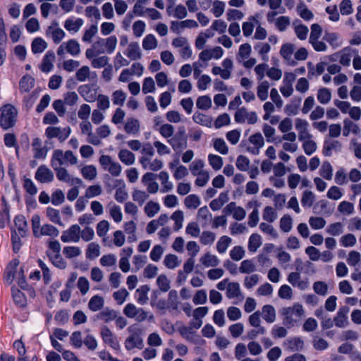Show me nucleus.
Here are the masks:
<instances>
[{
  "label": "nucleus",
  "mask_w": 361,
  "mask_h": 361,
  "mask_svg": "<svg viewBox=\"0 0 361 361\" xmlns=\"http://www.w3.org/2000/svg\"><path fill=\"white\" fill-rule=\"evenodd\" d=\"M19 260L17 259H13L7 267L6 270V281L11 283L13 280H16L18 286L23 288L26 289L27 283L26 282L24 269L21 267L18 268Z\"/></svg>",
  "instance_id": "f257e3e1"
},
{
  "label": "nucleus",
  "mask_w": 361,
  "mask_h": 361,
  "mask_svg": "<svg viewBox=\"0 0 361 361\" xmlns=\"http://www.w3.org/2000/svg\"><path fill=\"white\" fill-rule=\"evenodd\" d=\"M31 49L35 54L42 53L45 49V41L41 37L35 38L32 42Z\"/></svg>",
  "instance_id": "bb28decb"
},
{
  "label": "nucleus",
  "mask_w": 361,
  "mask_h": 361,
  "mask_svg": "<svg viewBox=\"0 0 361 361\" xmlns=\"http://www.w3.org/2000/svg\"><path fill=\"white\" fill-rule=\"evenodd\" d=\"M100 255L99 246L95 243H90L86 250V257L93 259L99 257Z\"/></svg>",
  "instance_id": "c85d7f7f"
},
{
  "label": "nucleus",
  "mask_w": 361,
  "mask_h": 361,
  "mask_svg": "<svg viewBox=\"0 0 361 361\" xmlns=\"http://www.w3.org/2000/svg\"><path fill=\"white\" fill-rule=\"evenodd\" d=\"M208 161L212 169L215 171L221 169L223 166V159L219 155L209 154L208 155Z\"/></svg>",
  "instance_id": "7c9ffc66"
},
{
  "label": "nucleus",
  "mask_w": 361,
  "mask_h": 361,
  "mask_svg": "<svg viewBox=\"0 0 361 361\" xmlns=\"http://www.w3.org/2000/svg\"><path fill=\"white\" fill-rule=\"evenodd\" d=\"M71 131L70 127H66L61 130L58 127L49 126L47 128V137H57L60 141L63 142L69 136Z\"/></svg>",
  "instance_id": "423d86ee"
},
{
  "label": "nucleus",
  "mask_w": 361,
  "mask_h": 361,
  "mask_svg": "<svg viewBox=\"0 0 361 361\" xmlns=\"http://www.w3.org/2000/svg\"><path fill=\"white\" fill-rule=\"evenodd\" d=\"M314 200V195L312 192L305 190L302 193L301 204L303 207H310L312 206Z\"/></svg>",
  "instance_id": "3c124183"
},
{
  "label": "nucleus",
  "mask_w": 361,
  "mask_h": 361,
  "mask_svg": "<svg viewBox=\"0 0 361 361\" xmlns=\"http://www.w3.org/2000/svg\"><path fill=\"white\" fill-rule=\"evenodd\" d=\"M164 262L169 269H174L179 265L178 257L173 254L166 255Z\"/></svg>",
  "instance_id": "bf43d9fd"
},
{
  "label": "nucleus",
  "mask_w": 361,
  "mask_h": 361,
  "mask_svg": "<svg viewBox=\"0 0 361 361\" xmlns=\"http://www.w3.org/2000/svg\"><path fill=\"white\" fill-rule=\"evenodd\" d=\"M168 142L174 151L179 152H182L188 146V140H185L183 138L175 137L173 135L169 140H168Z\"/></svg>",
  "instance_id": "9b49d317"
},
{
  "label": "nucleus",
  "mask_w": 361,
  "mask_h": 361,
  "mask_svg": "<svg viewBox=\"0 0 361 361\" xmlns=\"http://www.w3.org/2000/svg\"><path fill=\"white\" fill-rule=\"evenodd\" d=\"M255 49L257 50L259 54L262 55L263 61H268L269 58L267 54L269 52L271 49V47L268 43H259L255 46Z\"/></svg>",
  "instance_id": "a18cd8bd"
},
{
  "label": "nucleus",
  "mask_w": 361,
  "mask_h": 361,
  "mask_svg": "<svg viewBox=\"0 0 361 361\" xmlns=\"http://www.w3.org/2000/svg\"><path fill=\"white\" fill-rule=\"evenodd\" d=\"M66 51L72 56H77L80 52L79 43L73 39H69L66 45Z\"/></svg>",
  "instance_id": "cd10ccee"
},
{
  "label": "nucleus",
  "mask_w": 361,
  "mask_h": 361,
  "mask_svg": "<svg viewBox=\"0 0 361 361\" xmlns=\"http://www.w3.org/2000/svg\"><path fill=\"white\" fill-rule=\"evenodd\" d=\"M14 223L15 226L18 230L17 233H19L20 235L22 237L25 236L27 230V226L25 217L23 216H16L15 218Z\"/></svg>",
  "instance_id": "6ab92c4d"
},
{
  "label": "nucleus",
  "mask_w": 361,
  "mask_h": 361,
  "mask_svg": "<svg viewBox=\"0 0 361 361\" xmlns=\"http://www.w3.org/2000/svg\"><path fill=\"white\" fill-rule=\"evenodd\" d=\"M54 157L56 160H57L60 164H61V160L63 159L65 161L69 162L71 164H75L77 163V157L74 155L73 152L71 150H67L65 152L64 154L61 150H55L54 154Z\"/></svg>",
  "instance_id": "1a4fd4ad"
},
{
  "label": "nucleus",
  "mask_w": 361,
  "mask_h": 361,
  "mask_svg": "<svg viewBox=\"0 0 361 361\" xmlns=\"http://www.w3.org/2000/svg\"><path fill=\"white\" fill-rule=\"evenodd\" d=\"M149 287L148 285H142L136 290V294L138 297L137 302L140 305L145 304L148 300L147 293L149 291Z\"/></svg>",
  "instance_id": "5701e85b"
},
{
  "label": "nucleus",
  "mask_w": 361,
  "mask_h": 361,
  "mask_svg": "<svg viewBox=\"0 0 361 361\" xmlns=\"http://www.w3.org/2000/svg\"><path fill=\"white\" fill-rule=\"evenodd\" d=\"M184 203L187 208L196 209L200 204V200L197 195L191 194L185 197Z\"/></svg>",
  "instance_id": "2f4dec72"
},
{
  "label": "nucleus",
  "mask_w": 361,
  "mask_h": 361,
  "mask_svg": "<svg viewBox=\"0 0 361 361\" xmlns=\"http://www.w3.org/2000/svg\"><path fill=\"white\" fill-rule=\"evenodd\" d=\"M269 84L267 81H262L257 87V94L261 101H265L268 98Z\"/></svg>",
  "instance_id": "c756f323"
},
{
  "label": "nucleus",
  "mask_w": 361,
  "mask_h": 361,
  "mask_svg": "<svg viewBox=\"0 0 361 361\" xmlns=\"http://www.w3.org/2000/svg\"><path fill=\"white\" fill-rule=\"evenodd\" d=\"M44 224H41L39 215L35 214L32 218V228L33 234L37 238H41L45 234Z\"/></svg>",
  "instance_id": "9d476101"
},
{
  "label": "nucleus",
  "mask_w": 361,
  "mask_h": 361,
  "mask_svg": "<svg viewBox=\"0 0 361 361\" xmlns=\"http://www.w3.org/2000/svg\"><path fill=\"white\" fill-rule=\"evenodd\" d=\"M245 250L241 246H234L230 251L231 258L234 261H239L243 258Z\"/></svg>",
  "instance_id": "e2e57ef3"
},
{
  "label": "nucleus",
  "mask_w": 361,
  "mask_h": 361,
  "mask_svg": "<svg viewBox=\"0 0 361 361\" xmlns=\"http://www.w3.org/2000/svg\"><path fill=\"white\" fill-rule=\"evenodd\" d=\"M227 297L228 298H233L238 297L240 294V285L237 282H231L228 284L227 287Z\"/></svg>",
  "instance_id": "4c0bfd02"
},
{
  "label": "nucleus",
  "mask_w": 361,
  "mask_h": 361,
  "mask_svg": "<svg viewBox=\"0 0 361 361\" xmlns=\"http://www.w3.org/2000/svg\"><path fill=\"white\" fill-rule=\"evenodd\" d=\"M235 165L238 170L241 171H246L249 168L250 160L244 155H239L237 157Z\"/></svg>",
  "instance_id": "8fccbe9b"
},
{
  "label": "nucleus",
  "mask_w": 361,
  "mask_h": 361,
  "mask_svg": "<svg viewBox=\"0 0 361 361\" xmlns=\"http://www.w3.org/2000/svg\"><path fill=\"white\" fill-rule=\"evenodd\" d=\"M301 99L299 98L297 101L291 104H288L285 106V112L288 116H295L298 114Z\"/></svg>",
  "instance_id": "79ce46f5"
},
{
  "label": "nucleus",
  "mask_w": 361,
  "mask_h": 361,
  "mask_svg": "<svg viewBox=\"0 0 361 361\" xmlns=\"http://www.w3.org/2000/svg\"><path fill=\"white\" fill-rule=\"evenodd\" d=\"M32 151L33 159L30 162V166L35 168L38 165V161L42 160L44 157V148L43 142L39 137H35L32 142Z\"/></svg>",
  "instance_id": "20e7f679"
},
{
  "label": "nucleus",
  "mask_w": 361,
  "mask_h": 361,
  "mask_svg": "<svg viewBox=\"0 0 361 361\" xmlns=\"http://www.w3.org/2000/svg\"><path fill=\"white\" fill-rule=\"evenodd\" d=\"M124 54L132 60H137L141 58V53L137 43H130L128 50Z\"/></svg>",
  "instance_id": "a211bd4d"
},
{
  "label": "nucleus",
  "mask_w": 361,
  "mask_h": 361,
  "mask_svg": "<svg viewBox=\"0 0 361 361\" xmlns=\"http://www.w3.org/2000/svg\"><path fill=\"white\" fill-rule=\"evenodd\" d=\"M276 212L275 209L270 206H267L264 209L263 219L269 223H272L276 219Z\"/></svg>",
  "instance_id": "680f3d73"
},
{
  "label": "nucleus",
  "mask_w": 361,
  "mask_h": 361,
  "mask_svg": "<svg viewBox=\"0 0 361 361\" xmlns=\"http://www.w3.org/2000/svg\"><path fill=\"white\" fill-rule=\"evenodd\" d=\"M78 92L87 102L92 103L97 99V89L92 88L90 84L80 85L78 88Z\"/></svg>",
  "instance_id": "0eeeda50"
},
{
  "label": "nucleus",
  "mask_w": 361,
  "mask_h": 361,
  "mask_svg": "<svg viewBox=\"0 0 361 361\" xmlns=\"http://www.w3.org/2000/svg\"><path fill=\"white\" fill-rule=\"evenodd\" d=\"M307 127L308 123L306 120L299 118L295 120V128L298 131V138L300 141L304 140L303 134L308 135Z\"/></svg>",
  "instance_id": "dca6fc26"
},
{
  "label": "nucleus",
  "mask_w": 361,
  "mask_h": 361,
  "mask_svg": "<svg viewBox=\"0 0 361 361\" xmlns=\"http://www.w3.org/2000/svg\"><path fill=\"white\" fill-rule=\"evenodd\" d=\"M256 270V267L255 264L252 263V262L250 259H245L243 260L241 264L240 267L239 268V271L241 273H252Z\"/></svg>",
  "instance_id": "13d9d810"
},
{
  "label": "nucleus",
  "mask_w": 361,
  "mask_h": 361,
  "mask_svg": "<svg viewBox=\"0 0 361 361\" xmlns=\"http://www.w3.org/2000/svg\"><path fill=\"white\" fill-rule=\"evenodd\" d=\"M320 175L326 180L332 178V166L329 161H324L320 169Z\"/></svg>",
  "instance_id": "5fc2aeb1"
},
{
  "label": "nucleus",
  "mask_w": 361,
  "mask_h": 361,
  "mask_svg": "<svg viewBox=\"0 0 361 361\" xmlns=\"http://www.w3.org/2000/svg\"><path fill=\"white\" fill-rule=\"evenodd\" d=\"M294 51V45L291 43H285L280 49L281 56L286 61H289Z\"/></svg>",
  "instance_id": "473e14b6"
},
{
  "label": "nucleus",
  "mask_w": 361,
  "mask_h": 361,
  "mask_svg": "<svg viewBox=\"0 0 361 361\" xmlns=\"http://www.w3.org/2000/svg\"><path fill=\"white\" fill-rule=\"evenodd\" d=\"M157 284L162 292H167L170 289V281L164 274H161L157 277Z\"/></svg>",
  "instance_id": "09e8293b"
},
{
  "label": "nucleus",
  "mask_w": 361,
  "mask_h": 361,
  "mask_svg": "<svg viewBox=\"0 0 361 361\" xmlns=\"http://www.w3.org/2000/svg\"><path fill=\"white\" fill-rule=\"evenodd\" d=\"M192 119L196 123L205 126H210L212 122L211 118L208 116L199 112L194 114Z\"/></svg>",
  "instance_id": "a19ab883"
},
{
  "label": "nucleus",
  "mask_w": 361,
  "mask_h": 361,
  "mask_svg": "<svg viewBox=\"0 0 361 361\" xmlns=\"http://www.w3.org/2000/svg\"><path fill=\"white\" fill-rule=\"evenodd\" d=\"M263 319L268 323H272L276 319V312L271 305H265L262 307Z\"/></svg>",
  "instance_id": "412c9836"
},
{
  "label": "nucleus",
  "mask_w": 361,
  "mask_h": 361,
  "mask_svg": "<svg viewBox=\"0 0 361 361\" xmlns=\"http://www.w3.org/2000/svg\"><path fill=\"white\" fill-rule=\"evenodd\" d=\"M323 39L327 42L333 47H338L340 43L338 42V36L336 32H326Z\"/></svg>",
  "instance_id": "052dcab7"
},
{
  "label": "nucleus",
  "mask_w": 361,
  "mask_h": 361,
  "mask_svg": "<svg viewBox=\"0 0 361 361\" xmlns=\"http://www.w3.org/2000/svg\"><path fill=\"white\" fill-rule=\"evenodd\" d=\"M309 223L313 229L318 230L324 227L326 221L320 216H312L310 218Z\"/></svg>",
  "instance_id": "864d4df0"
},
{
  "label": "nucleus",
  "mask_w": 361,
  "mask_h": 361,
  "mask_svg": "<svg viewBox=\"0 0 361 361\" xmlns=\"http://www.w3.org/2000/svg\"><path fill=\"white\" fill-rule=\"evenodd\" d=\"M120 160L126 165H132L135 162V155L128 149H121L118 153Z\"/></svg>",
  "instance_id": "4be33fe9"
},
{
  "label": "nucleus",
  "mask_w": 361,
  "mask_h": 361,
  "mask_svg": "<svg viewBox=\"0 0 361 361\" xmlns=\"http://www.w3.org/2000/svg\"><path fill=\"white\" fill-rule=\"evenodd\" d=\"M196 106L199 109L207 110L212 106V99L208 95L200 96L197 99Z\"/></svg>",
  "instance_id": "f704fd0d"
},
{
  "label": "nucleus",
  "mask_w": 361,
  "mask_h": 361,
  "mask_svg": "<svg viewBox=\"0 0 361 361\" xmlns=\"http://www.w3.org/2000/svg\"><path fill=\"white\" fill-rule=\"evenodd\" d=\"M160 209L159 203L149 201L145 207V212L148 217H153Z\"/></svg>",
  "instance_id": "58836bf2"
},
{
  "label": "nucleus",
  "mask_w": 361,
  "mask_h": 361,
  "mask_svg": "<svg viewBox=\"0 0 361 361\" xmlns=\"http://www.w3.org/2000/svg\"><path fill=\"white\" fill-rule=\"evenodd\" d=\"M35 84V79L30 75L23 76L19 82L20 91L21 92H27L30 91Z\"/></svg>",
  "instance_id": "ddd939ff"
},
{
  "label": "nucleus",
  "mask_w": 361,
  "mask_h": 361,
  "mask_svg": "<svg viewBox=\"0 0 361 361\" xmlns=\"http://www.w3.org/2000/svg\"><path fill=\"white\" fill-rule=\"evenodd\" d=\"M18 111L16 108L10 104H6L0 109V126L4 129L13 127L17 121Z\"/></svg>",
  "instance_id": "f03ea898"
},
{
  "label": "nucleus",
  "mask_w": 361,
  "mask_h": 361,
  "mask_svg": "<svg viewBox=\"0 0 361 361\" xmlns=\"http://www.w3.org/2000/svg\"><path fill=\"white\" fill-rule=\"evenodd\" d=\"M202 263L207 267H216L218 264L219 260L216 256L210 255L209 252L206 253L201 258Z\"/></svg>",
  "instance_id": "de8ad7c7"
},
{
  "label": "nucleus",
  "mask_w": 361,
  "mask_h": 361,
  "mask_svg": "<svg viewBox=\"0 0 361 361\" xmlns=\"http://www.w3.org/2000/svg\"><path fill=\"white\" fill-rule=\"evenodd\" d=\"M145 23L142 20H137L133 25V34L135 37H140L142 35L145 30Z\"/></svg>",
  "instance_id": "338daca9"
},
{
  "label": "nucleus",
  "mask_w": 361,
  "mask_h": 361,
  "mask_svg": "<svg viewBox=\"0 0 361 361\" xmlns=\"http://www.w3.org/2000/svg\"><path fill=\"white\" fill-rule=\"evenodd\" d=\"M155 90V83L152 78L147 77L144 79L142 84V92L147 94Z\"/></svg>",
  "instance_id": "4d7b16f0"
},
{
  "label": "nucleus",
  "mask_w": 361,
  "mask_h": 361,
  "mask_svg": "<svg viewBox=\"0 0 361 361\" xmlns=\"http://www.w3.org/2000/svg\"><path fill=\"white\" fill-rule=\"evenodd\" d=\"M157 46V40L154 35L149 34L142 40V47L145 50L154 49Z\"/></svg>",
  "instance_id": "a878e982"
},
{
  "label": "nucleus",
  "mask_w": 361,
  "mask_h": 361,
  "mask_svg": "<svg viewBox=\"0 0 361 361\" xmlns=\"http://www.w3.org/2000/svg\"><path fill=\"white\" fill-rule=\"evenodd\" d=\"M356 243V238L352 233H348L343 235L341 238V244L345 247H353Z\"/></svg>",
  "instance_id": "69168bd1"
},
{
  "label": "nucleus",
  "mask_w": 361,
  "mask_h": 361,
  "mask_svg": "<svg viewBox=\"0 0 361 361\" xmlns=\"http://www.w3.org/2000/svg\"><path fill=\"white\" fill-rule=\"evenodd\" d=\"M80 228L78 224L72 225L68 231L63 232L61 240L63 243L70 241L78 242L80 239Z\"/></svg>",
  "instance_id": "6e6552de"
},
{
  "label": "nucleus",
  "mask_w": 361,
  "mask_h": 361,
  "mask_svg": "<svg viewBox=\"0 0 361 361\" xmlns=\"http://www.w3.org/2000/svg\"><path fill=\"white\" fill-rule=\"evenodd\" d=\"M350 132L355 135H357L360 133V130L357 124L354 123L350 119L345 118L343 121V135L347 137L349 135Z\"/></svg>",
  "instance_id": "f8f14e48"
},
{
  "label": "nucleus",
  "mask_w": 361,
  "mask_h": 361,
  "mask_svg": "<svg viewBox=\"0 0 361 361\" xmlns=\"http://www.w3.org/2000/svg\"><path fill=\"white\" fill-rule=\"evenodd\" d=\"M116 312L114 310H104L100 312L97 317L105 322H109L116 318Z\"/></svg>",
  "instance_id": "0e129e2a"
},
{
  "label": "nucleus",
  "mask_w": 361,
  "mask_h": 361,
  "mask_svg": "<svg viewBox=\"0 0 361 361\" xmlns=\"http://www.w3.org/2000/svg\"><path fill=\"white\" fill-rule=\"evenodd\" d=\"M331 94L329 89L323 87L318 90L317 99L321 104H327L331 100Z\"/></svg>",
  "instance_id": "c03bdc74"
},
{
  "label": "nucleus",
  "mask_w": 361,
  "mask_h": 361,
  "mask_svg": "<svg viewBox=\"0 0 361 361\" xmlns=\"http://www.w3.org/2000/svg\"><path fill=\"white\" fill-rule=\"evenodd\" d=\"M104 304V298L100 295H95L90 298L88 307L91 311L97 312L103 307Z\"/></svg>",
  "instance_id": "2eb2a0df"
},
{
  "label": "nucleus",
  "mask_w": 361,
  "mask_h": 361,
  "mask_svg": "<svg viewBox=\"0 0 361 361\" xmlns=\"http://www.w3.org/2000/svg\"><path fill=\"white\" fill-rule=\"evenodd\" d=\"M214 147L216 151L221 154H227L228 152V148L222 138H216L214 140Z\"/></svg>",
  "instance_id": "49530a36"
},
{
  "label": "nucleus",
  "mask_w": 361,
  "mask_h": 361,
  "mask_svg": "<svg viewBox=\"0 0 361 361\" xmlns=\"http://www.w3.org/2000/svg\"><path fill=\"white\" fill-rule=\"evenodd\" d=\"M124 129L127 133L137 134L140 130V123L137 119L128 118L125 123Z\"/></svg>",
  "instance_id": "aec40b11"
},
{
  "label": "nucleus",
  "mask_w": 361,
  "mask_h": 361,
  "mask_svg": "<svg viewBox=\"0 0 361 361\" xmlns=\"http://www.w3.org/2000/svg\"><path fill=\"white\" fill-rule=\"evenodd\" d=\"M231 242V238L230 237L227 235L221 236L216 243L217 251L221 254L224 253L229 246Z\"/></svg>",
  "instance_id": "c9c22d12"
},
{
  "label": "nucleus",
  "mask_w": 361,
  "mask_h": 361,
  "mask_svg": "<svg viewBox=\"0 0 361 361\" xmlns=\"http://www.w3.org/2000/svg\"><path fill=\"white\" fill-rule=\"evenodd\" d=\"M71 343L75 348H80L82 347L83 341L82 338V333L80 331H75L72 333L70 338Z\"/></svg>",
  "instance_id": "6e6d98bb"
},
{
  "label": "nucleus",
  "mask_w": 361,
  "mask_h": 361,
  "mask_svg": "<svg viewBox=\"0 0 361 361\" xmlns=\"http://www.w3.org/2000/svg\"><path fill=\"white\" fill-rule=\"evenodd\" d=\"M313 290L315 293L324 296L328 293V286L324 281H316L313 283Z\"/></svg>",
  "instance_id": "603ef678"
},
{
  "label": "nucleus",
  "mask_w": 361,
  "mask_h": 361,
  "mask_svg": "<svg viewBox=\"0 0 361 361\" xmlns=\"http://www.w3.org/2000/svg\"><path fill=\"white\" fill-rule=\"evenodd\" d=\"M81 173L84 178L93 180L97 176V170L94 166L87 165L81 169Z\"/></svg>",
  "instance_id": "ea45409f"
},
{
  "label": "nucleus",
  "mask_w": 361,
  "mask_h": 361,
  "mask_svg": "<svg viewBox=\"0 0 361 361\" xmlns=\"http://www.w3.org/2000/svg\"><path fill=\"white\" fill-rule=\"evenodd\" d=\"M167 303L168 310L169 312H172L173 311H178L179 302L178 301V295L176 290H171L169 291Z\"/></svg>",
  "instance_id": "4468645a"
},
{
  "label": "nucleus",
  "mask_w": 361,
  "mask_h": 361,
  "mask_svg": "<svg viewBox=\"0 0 361 361\" xmlns=\"http://www.w3.org/2000/svg\"><path fill=\"white\" fill-rule=\"evenodd\" d=\"M82 25L83 20L82 18H77L75 20L68 18L64 23V27L69 32H76Z\"/></svg>",
  "instance_id": "f3484780"
},
{
  "label": "nucleus",
  "mask_w": 361,
  "mask_h": 361,
  "mask_svg": "<svg viewBox=\"0 0 361 361\" xmlns=\"http://www.w3.org/2000/svg\"><path fill=\"white\" fill-rule=\"evenodd\" d=\"M128 331L131 333V334L125 341V348L128 350L135 348L142 349L144 345L142 339L140 337V329L136 328L135 325H131L128 328Z\"/></svg>",
  "instance_id": "7ed1b4c3"
},
{
  "label": "nucleus",
  "mask_w": 361,
  "mask_h": 361,
  "mask_svg": "<svg viewBox=\"0 0 361 361\" xmlns=\"http://www.w3.org/2000/svg\"><path fill=\"white\" fill-rule=\"evenodd\" d=\"M288 348L290 351L301 350L304 346V342L300 337H294L293 338L288 339Z\"/></svg>",
  "instance_id": "72a5a7b5"
},
{
  "label": "nucleus",
  "mask_w": 361,
  "mask_h": 361,
  "mask_svg": "<svg viewBox=\"0 0 361 361\" xmlns=\"http://www.w3.org/2000/svg\"><path fill=\"white\" fill-rule=\"evenodd\" d=\"M101 336L103 341L108 344L114 350H119V342L116 336H114L111 331L106 326H104L101 330Z\"/></svg>",
  "instance_id": "39448f33"
},
{
  "label": "nucleus",
  "mask_w": 361,
  "mask_h": 361,
  "mask_svg": "<svg viewBox=\"0 0 361 361\" xmlns=\"http://www.w3.org/2000/svg\"><path fill=\"white\" fill-rule=\"evenodd\" d=\"M293 220L288 214L283 215L280 219V228L285 233L289 232L292 229Z\"/></svg>",
  "instance_id": "e433bc0d"
},
{
  "label": "nucleus",
  "mask_w": 361,
  "mask_h": 361,
  "mask_svg": "<svg viewBox=\"0 0 361 361\" xmlns=\"http://www.w3.org/2000/svg\"><path fill=\"white\" fill-rule=\"evenodd\" d=\"M231 122L230 117L228 114L226 113L222 114L219 115L215 122H214V126L216 128H220L224 126H228Z\"/></svg>",
  "instance_id": "774afa93"
},
{
  "label": "nucleus",
  "mask_w": 361,
  "mask_h": 361,
  "mask_svg": "<svg viewBox=\"0 0 361 361\" xmlns=\"http://www.w3.org/2000/svg\"><path fill=\"white\" fill-rule=\"evenodd\" d=\"M262 245L261 236L257 233H252L248 241V249L250 252H256Z\"/></svg>",
  "instance_id": "393cba45"
},
{
  "label": "nucleus",
  "mask_w": 361,
  "mask_h": 361,
  "mask_svg": "<svg viewBox=\"0 0 361 361\" xmlns=\"http://www.w3.org/2000/svg\"><path fill=\"white\" fill-rule=\"evenodd\" d=\"M11 292L14 302L20 307L25 306L26 298L25 295L20 290L15 287L11 288Z\"/></svg>",
  "instance_id": "b1692460"
},
{
  "label": "nucleus",
  "mask_w": 361,
  "mask_h": 361,
  "mask_svg": "<svg viewBox=\"0 0 361 361\" xmlns=\"http://www.w3.org/2000/svg\"><path fill=\"white\" fill-rule=\"evenodd\" d=\"M47 255L49 257L50 261L55 267L61 269L66 268V262L63 259L60 254L51 255L50 254L47 253Z\"/></svg>",
  "instance_id": "37998d69"
}]
</instances>
